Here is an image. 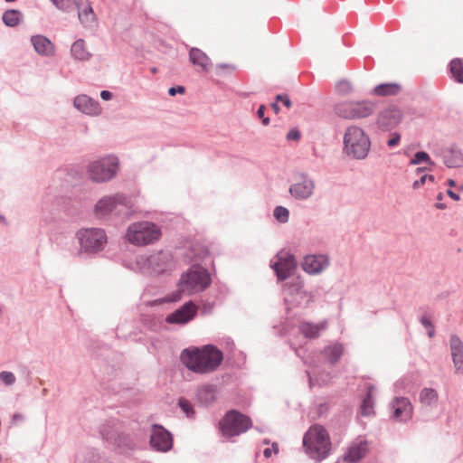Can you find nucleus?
I'll list each match as a JSON object with an SVG mask.
<instances>
[{"label":"nucleus","instance_id":"27","mask_svg":"<svg viewBox=\"0 0 463 463\" xmlns=\"http://www.w3.org/2000/svg\"><path fill=\"white\" fill-rule=\"evenodd\" d=\"M71 52L72 56L79 61H87L90 57V53L86 49L85 42L81 39L73 43Z\"/></svg>","mask_w":463,"mask_h":463},{"label":"nucleus","instance_id":"18","mask_svg":"<svg viewBox=\"0 0 463 463\" xmlns=\"http://www.w3.org/2000/svg\"><path fill=\"white\" fill-rule=\"evenodd\" d=\"M393 417L399 420H410L412 416V405L407 398H397L392 403Z\"/></svg>","mask_w":463,"mask_h":463},{"label":"nucleus","instance_id":"48","mask_svg":"<svg viewBox=\"0 0 463 463\" xmlns=\"http://www.w3.org/2000/svg\"><path fill=\"white\" fill-rule=\"evenodd\" d=\"M100 97L101 99H103L104 100H109L111 99L112 97V94L111 92L108 91V90H102L101 93H100Z\"/></svg>","mask_w":463,"mask_h":463},{"label":"nucleus","instance_id":"10","mask_svg":"<svg viewBox=\"0 0 463 463\" xmlns=\"http://www.w3.org/2000/svg\"><path fill=\"white\" fill-rule=\"evenodd\" d=\"M271 267L274 269L278 279L284 280L288 279L296 269L294 256L286 251H280L277 255V261Z\"/></svg>","mask_w":463,"mask_h":463},{"label":"nucleus","instance_id":"26","mask_svg":"<svg viewBox=\"0 0 463 463\" xmlns=\"http://www.w3.org/2000/svg\"><path fill=\"white\" fill-rule=\"evenodd\" d=\"M326 327V322L319 324L302 323L299 326L300 332L307 337L315 338L317 337L321 331Z\"/></svg>","mask_w":463,"mask_h":463},{"label":"nucleus","instance_id":"5","mask_svg":"<svg viewBox=\"0 0 463 463\" xmlns=\"http://www.w3.org/2000/svg\"><path fill=\"white\" fill-rule=\"evenodd\" d=\"M210 281L208 271L202 267L194 266L182 275L178 290L183 294L191 295L204 290L210 285Z\"/></svg>","mask_w":463,"mask_h":463},{"label":"nucleus","instance_id":"42","mask_svg":"<svg viewBox=\"0 0 463 463\" xmlns=\"http://www.w3.org/2000/svg\"><path fill=\"white\" fill-rule=\"evenodd\" d=\"M273 452L275 454L279 452V446L277 443H273L271 448L265 449L263 454L266 458H270Z\"/></svg>","mask_w":463,"mask_h":463},{"label":"nucleus","instance_id":"53","mask_svg":"<svg viewBox=\"0 0 463 463\" xmlns=\"http://www.w3.org/2000/svg\"><path fill=\"white\" fill-rule=\"evenodd\" d=\"M442 199H443V194L442 193L438 194L437 200H442Z\"/></svg>","mask_w":463,"mask_h":463},{"label":"nucleus","instance_id":"45","mask_svg":"<svg viewBox=\"0 0 463 463\" xmlns=\"http://www.w3.org/2000/svg\"><path fill=\"white\" fill-rule=\"evenodd\" d=\"M265 109H266L265 106H264V105H261V106L259 108V109H258V111H257V114H258L259 118L262 119V123H263V125H268V124H269V118H265V117H264Z\"/></svg>","mask_w":463,"mask_h":463},{"label":"nucleus","instance_id":"31","mask_svg":"<svg viewBox=\"0 0 463 463\" xmlns=\"http://www.w3.org/2000/svg\"><path fill=\"white\" fill-rule=\"evenodd\" d=\"M449 66L454 79L463 83V61L460 59H454L450 61Z\"/></svg>","mask_w":463,"mask_h":463},{"label":"nucleus","instance_id":"41","mask_svg":"<svg viewBox=\"0 0 463 463\" xmlns=\"http://www.w3.org/2000/svg\"><path fill=\"white\" fill-rule=\"evenodd\" d=\"M400 140H401V136H400V134H398V133H393V134H392V137L388 140L387 145H388L390 147L396 146L397 145H399Z\"/></svg>","mask_w":463,"mask_h":463},{"label":"nucleus","instance_id":"21","mask_svg":"<svg viewBox=\"0 0 463 463\" xmlns=\"http://www.w3.org/2000/svg\"><path fill=\"white\" fill-rule=\"evenodd\" d=\"M314 190V184L311 180L305 179L302 182L297 183L289 188V193L297 199H307Z\"/></svg>","mask_w":463,"mask_h":463},{"label":"nucleus","instance_id":"40","mask_svg":"<svg viewBox=\"0 0 463 463\" xmlns=\"http://www.w3.org/2000/svg\"><path fill=\"white\" fill-rule=\"evenodd\" d=\"M276 101L279 102H282V104L287 108V109H290L292 107V103H291V100L290 99L288 98V95H277L276 96Z\"/></svg>","mask_w":463,"mask_h":463},{"label":"nucleus","instance_id":"29","mask_svg":"<svg viewBox=\"0 0 463 463\" xmlns=\"http://www.w3.org/2000/svg\"><path fill=\"white\" fill-rule=\"evenodd\" d=\"M343 352L344 348L339 344H335L333 345L327 346L324 350V354L326 359L332 364L336 363L340 359L341 355L343 354Z\"/></svg>","mask_w":463,"mask_h":463},{"label":"nucleus","instance_id":"38","mask_svg":"<svg viewBox=\"0 0 463 463\" xmlns=\"http://www.w3.org/2000/svg\"><path fill=\"white\" fill-rule=\"evenodd\" d=\"M427 181L433 183L434 176L431 175H423L422 176H420V178L419 180H416L413 183L412 186L414 189H418V188L421 187Z\"/></svg>","mask_w":463,"mask_h":463},{"label":"nucleus","instance_id":"24","mask_svg":"<svg viewBox=\"0 0 463 463\" xmlns=\"http://www.w3.org/2000/svg\"><path fill=\"white\" fill-rule=\"evenodd\" d=\"M443 159L445 165L449 168L463 166V154L454 147L444 151Z\"/></svg>","mask_w":463,"mask_h":463},{"label":"nucleus","instance_id":"4","mask_svg":"<svg viewBox=\"0 0 463 463\" xmlns=\"http://www.w3.org/2000/svg\"><path fill=\"white\" fill-rule=\"evenodd\" d=\"M162 235L160 228L150 222H134L128 228L126 239L132 244L143 246L154 243Z\"/></svg>","mask_w":463,"mask_h":463},{"label":"nucleus","instance_id":"22","mask_svg":"<svg viewBox=\"0 0 463 463\" xmlns=\"http://www.w3.org/2000/svg\"><path fill=\"white\" fill-rule=\"evenodd\" d=\"M450 349L457 371H463V344L458 337L451 336Z\"/></svg>","mask_w":463,"mask_h":463},{"label":"nucleus","instance_id":"11","mask_svg":"<svg viewBox=\"0 0 463 463\" xmlns=\"http://www.w3.org/2000/svg\"><path fill=\"white\" fill-rule=\"evenodd\" d=\"M125 201L121 194L104 196L96 203L94 213L98 217H105L113 213L118 205H125Z\"/></svg>","mask_w":463,"mask_h":463},{"label":"nucleus","instance_id":"33","mask_svg":"<svg viewBox=\"0 0 463 463\" xmlns=\"http://www.w3.org/2000/svg\"><path fill=\"white\" fill-rule=\"evenodd\" d=\"M288 215H289V213H288V209H286L282 206H277L274 210L275 218L282 223H285L288 222Z\"/></svg>","mask_w":463,"mask_h":463},{"label":"nucleus","instance_id":"14","mask_svg":"<svg viewBox=\"0 0 463 463\" xmlns=\"http://www.w3.org/2000/svg\"><path fill=\"white\" fill-rule=\"evenodd\" d=\"M402 120V112L395 108L383 110L378 116L377 123L384 130L396 127Z\"/></svg>","mask_w":463,"mask_h":463},{"label":"nucleus","instance_id":"35","mask_svg":"<svg viewBox=\"0 0 463 463\" xmlns=\"http://www.w3.org/2000/svg\"><path fill=\"white\" fill-rule=\"evenodd\" d=\"M56 7L67 11L75 4L74 0H51Z\"/></svg>","mask_w":463,"mask_h":463},{"label":"nucleus","instance_id":"49","mask_svg":"<svg viewBox=\"0 0 463 463\" xmlns=\"http://www.w3.org/2000/svg\"><path fill=\"white\" fill-rule=\"evenodd\" d=\"M447 194H448L450 198H452L453 200H455V201H458V200H459V195H458V194H455V193H454L453 191H451V190H448V191H447Z\"/></svg>","mask_w":463,"mask_h":463},{"label":"nucleus","instance_id":"52","mask_svg":"<svg viewBox=\"0 0 463 463\" xmlns=\"http://www.w3.org/2000/svg\"><path fill=\"white\" fill-rule=\"evenodd\" d=\"M448 184H449V186H451V187H452V186H455V181H454V180H452V179H449V180H448Z\"/></svg>","mask_w":463,"mask_h":463},{"label":"nucleus","instance_id":"15","mask_svg":"<svg viewBox=\"0 0 463 463\" xmlns=\"http://www.w3.org/2000/svg\"><path fill=\"white\" fill-rule=\"evenodd\" d=\"M328 265L327 258L324 255H309L304 258L303 269L309 274H317Z\"/></svg>","mask_w":463,"mask_h":463},{"label":"nucleus","instance_id":"12","mask_svg":"<svg viewBox=\"0 0 463 463\" xmlns=\"http://www.w3.org/2000/svg\"><path fill=\"white\" fill-rule=\"evenodd\" d=\"M151 446L162 452L168 451L172 449L173 439L171 434L161 426H154L150 437Z\"/></svg>","mask_w":463,"mask_h":463},{"label":"nucleus","instance_id":"28","mask_svg":"<svg viewBox=\"0 0 463 463\" xmlns=\"http://www.w3.org/2000/svg\"><path fill=\"white\" fill-rule=\"evenodd\" d=\"M420 402L422 406H433L438 402V392L431 388H424L420 393Z\"/></svg>","mask_w":463,"mask_h":463},{"label":"nucleus","instance_id":"16","mask_svg":"<svg viewBox=\"0 0 463 463\" xmlns=\"http://www.w3.org/2000/svg\"><path fill=\"white\" fill-rule=\"evenodd\" d=\"M189 61L196 66L198 71L208 72L212 68V61L208 55L198 48H191L189 51Z\"/></svg>","mask_w":463,"mask_h":463},{"label":"nucleus","instance_id":"25","mask_svg":"<svg viewBox=\"0 0 463 463\" xmlns=\"http://www.w3.org/2000/svg\"><path fill=\"white\" fill-rule=\"evenodd\" d=\"M402 91V86L399 83H383L377 85L373 90V94L380 97L395 96Z\"/></svg>","mask_w":463,"mask_h":463},{"label":"nucleus","instance_id":"20","mask_svg":"<svg viewBox=\"0 0 463 463\" xmlns=\"http://www.w3.org/2000/svg\"><path fill=\"white\" fill-rule=\"evenodd\" d=\"M31 42L36 52L41 55L51 56L54 54L55 48L53 43L45 36L34 35Z\"/></svg>","mask_w":463,"mask_h":463},{"label":"nucleus","instance_id":"17","mask_svg":"<svg viewBox=\"0 0 463 463\" xmlns=\"http://www.w3.org/2000/svg\"><path fill=\"white\" fill-rule=\"evenodd\" d=\"M74 106L83 113L90 116H97L101 109L98 101L86 95H80L74 99Z\"/></svg>","mask_w":463,"mask_h":463},{"label":"nucleus","instance_id":"2","mask_svg":"<svg viewBox=\"0 0 463 463\" xmlns=\"http://www.w3.org/2000/svg\"><path fill=\"white\" fill-rule=\"evenodd\" d=\"M303 446L314 459L325 458L331 449L330 437L327 430L321 425L311 426L303 438Z\"/></svg>","mask_w":463,"mask_h":463},{"label":"nucleus","instance_id":"7","mask_svg":"<svg viewBox=\"0 0 463 463\" xmlns=\"http://www.w3.org/2000/svg\"><path fill=\"white\" fill-rule=\"evenodd\" d=\"M251 424L249 417L237 411H231L220 421V430L223 436L231 438L245 432Z\"/></svg>","mask_w":463,"mask_h":463},{"label":"nucleus","instance_id":"32","mask_svg":"<svg viewBox=\"0 0 463 463\" xmlns=\"http://www.w3.org/2000/svg\"><path fill=\"white\" fill-rule=\"evenodd\" d=\"M21 13L17 10H8L3 14V21L7 26H15L20 23Z\"/></svg>","mask_w":463,"mask_h":463},{"label":"nucleus","instance_id":"23","mask_svg":"<svg viewBox=\"0 0 463 463\" xmlns=\"http://www.w3.org/2000/svg\"><path fill=\"white\" fill-rule=\"evenodd\" d=\"M368 451L367 442H359L352 445L345 456V460L349 463H355L363 458Z\"/></svg>","mask_w":463,"mask_h":463},{"label":"nucleus","instance_id":"8","mask_svg":"<svg viewBox=\"0 0 463 463\" xmlns=\"http://www.w3.org/2000/svg\"><path fill=\"white\" fill-rule=\"evenodd\" d=\"M80 248L85 252H96L107 243V236L101 229H83L77 232Z\"/></svg>","mask_w":463,"mask_h":463},{"label":"nucleus","instance_id":"36","mask_svg":"<svg viewBox=\"0 0 463 463\" xmlns=\"http://www.w3.org/2000/svg\"><path fill=\"white\" fill-rule=\"evenodd\" d=\"M336 90L341 94H347L352 90V85L348 80H341L337 83Z\"/></svg>","mask_w":463,"mask_h":463},{"label":"nucleus","instance_id":"43","mask_svg":"<svg viewBox=\"0 0 463 463\" xmlns=\"http://www.w3.org/2000/svg\"><path fill=\"white\" fill-rule=\"evenodd\" d=\"M215 68L219 71H232L235 70V66L231 63H219L216 65Z\"/></svg>","mask_w":463,"mask_h":463},{"label":"nucleus","instance_id":"3","mask_svg":"<svg viewBox=\"0 0 463 463\" xmlns=\"http://www.w3.org/2000/svg\"><path fill=\"white\" fill-rule=\"evenodd\" d=\"M371 147L367 134L357 126H350L344 135V150L347 156L355 159H364Z\"/></svg>","mask_w":463,"mask_h":463},{"label":"nucleus","instance_id":"44","mask_svg":"<svg viewBox=\"0 0 463 463\" xmlns=\"http://www.w3.org/2000/svg\"><path fill=\"white\" fill-rule=\"evenodd\" d=\"M299 138H300V132L298 129H291L287 134V139L288 140L298 141Z\"/></svg>","mask_w":463,"mask_h":463},{"label":"nucleus","instance_id":"9","mask_svg":"<svg viewBox=\"0 0 463 463\" xmlns=\"http://www.w3.org/2000/svg\"><path fill=\"white\" fill-rule=\"evenodd\" d=\"M336 113L345 118H362L374 111V104L370 101H351L340 103L335 108Z\"/></svg>","mask_w":463,"mask_h":463},{"label":"nucleus","instance_id":"30","mask_svg":"<svg viewBox=\"0 0 463 463\" xmlns=\"http://www.w3.org/2000/svg\"><path fill=\"white\" fill-rule=\"evenodd\" d=\"M373 387L370 386L367 391L366 397L363 400L361 405V413L364 416H370L373 413Z\"/></svg>","mask_w":463,"mask_h":463},{"label":"nucleus","instance_id":"47","mask_svg":"<svg viewBox=\"0 0 463 463\" xmlns=\"http://www.w3.org/2000/svg\"><path fill=\"white\" fill-rule=\"evenodd\" d=\"M421 323L425 327L430 329L428 334L431 337L433 335L434 331H433L432 325H431L430 321H429L426 317H422Z\"/></svg>","mask_w":463,"mask_h":463},{"label":"nucleus","instance_id":"13","mask_svg":"<svg viewBox=\"0 0 463 463\" xmlns=\"http://www.w3.org/2000/svg\"><path fill=\"white\" fill-rule=\"evenodd\" d=\"M196 311V306L192 302H188L167 316L166 321L170 324H185L194 317Z\"/></svg>","mask_w":463,"mask_h":463},{"label":"nucleus","instance_id":"50","mask_svg":"<svg viewBox=\"0 0 463 463\" xmlns=\"http://www.w3.org/2000/svg\"><path fill=\"white\" fill-rule=\"evenodd\" d=\"M271 108L276 114L279 112V106L277 101L271 104Z\"/></svg>","mask_w":463,"mask_h":463},{"label":"nucleus","instance_id":"1","mask_svg":"<svg viewBox=\"0 0 463 463\" xmlns=\"http://www.w3.org/2000/svg\"><path fill=\"white\" fill-rule=\"evenodd\" d=\"M222 358V353L212 345L202 349H185L181 354L183 364L189 370L198 373L214 371L221 364Z\"/></svg>","mask_w":463,"mask_h":463},{"label":"nucleus","instance_id":"39","mask_svg":"<svg viewBox=\"0 0 463 463\" xmlns=\"http://www.w3.org/2000/svg\"><path fill=\"white\" fill-rule=\"evenodd\" d=\"M0 380L6 385H11L15 382L14 375L10 372L0 373Z\"/></svg>","mask_w":463,"mask_h":463},{"label":"nucleus","instance_id":"51","mask_svg":"<svg viewBox=\"0 0 463 463\" xmlns=\"http://www.w3.org/2000/svg\"><path fill=\"white\" fill-rule=\"evenodd\" d=\"M436 207H437L438 209H445V207H446V206H445V204H444V203H436Z\"/></svg>","mask_w":463,"mask_h":463},{"label":"nucleus","instance_id":"37","mask_svg":"<svg viewBox=\"0 0 463 463\" xmlns=\"http://www.w3.org/2000/svg\"><path fill=\"white\" fill-rule=\"evenodd\" d=\"M179 406L187 416H192L194 414L192 404L187 400L181 398L179 400Z\"/></svg>","mask_w":463,"mask_h":463},{"label":"nucleus","instance_id":"46","mask_svg":"<svg viewBox=\"0 0 463 463\" xmlns=\"http://www.w3.org/2000/svg\"><path fill=\"white\" fill-rule=\"evenodd\" d=\"M185 91V89L182 86H178L176 88L173 87L170 88L168 90V93L170 96H175L176 93L184 94Z\"/></svg>","mask_w":463,"mask_h":463},{"label":"nucleus","instance_id":"19","mask_svg":"<svg viewBox=\"0 0 463 463\" xmlns=\"http://www.w3.org/2000/svg\"><path fill=\"white\" fill-rule=\"evenodd\" d=\"M78 18L85 27H92L96 24V15L89 2L77 4Z\"/></svg>","mask_w":463,"mask_h":463},{"label":"nucleus","instance_id":"6","mask_svg":"<svg viewBox=\"0 0 463 463\" xmlns=\"http://www.w3.org/2000/svg\"><path fill=\"white\" fill-rule=\"evenodd\" d=\"M118 170V159L109 156L91 162L88 166V175L90 180L103 183L112 179Z\"/></svg>","mask_w":463,"mask_h":463},{"label":"nucleus","instance_id":"34","mask_svg":"<svg viewBox=\"0 0 463 463\" xmlns=\"http://www.w3.org/2000/svg\"><path fill=\"white\" fill-rule=\"evenodd\" d=\"M422 162L432 164L430 156L424 151L417 152L415 154L414 157L411 159V164L418 165Z\"/></svg>","mask_w":463,"mask_h":463}]
</instances>
